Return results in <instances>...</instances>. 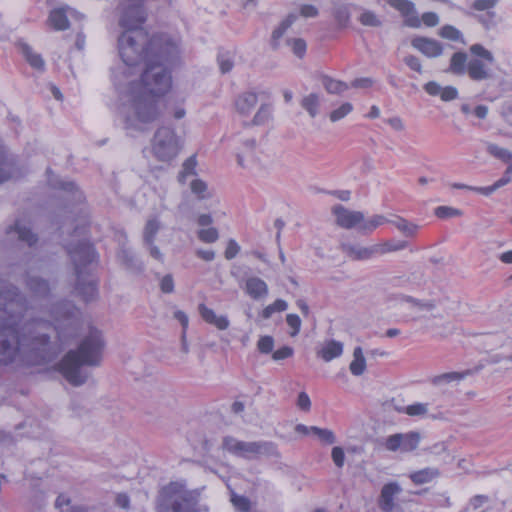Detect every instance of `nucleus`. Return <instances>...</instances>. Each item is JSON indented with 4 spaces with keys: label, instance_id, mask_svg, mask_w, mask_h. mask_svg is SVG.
Masks as SVG:
<instances>
[{
    "label": "nucleus",
    "instance_id": "7c9ffc66",
    "mask_svg": "<svg viewBox=\"0 0 512 512\" xmlns=\"http://www.w3.org/2000/svg\"><path fill=\"white\" fill-rule=\"evenodd\" d=\"M349 370L354 376L362 375L366 370V359L361 347H355L353 351V360L349 365Z\"/></svg>",
    "mask_w": 512,
    "mask_h": 512
},
{
    "label": "nucleus",
    "instance_id": "bf43d9fd",
    "mask_svg": "<svg viewBox=\"0 0 512 512\" xmlns=\"http://www.w3.org/2000/svg\"><path fill=\"white\" fill-rule=\"evenodd\" d=\"M231 502L236 509L242 512H248L250 508L249 500L244 496H239L236 493H231Z\"/></svg>",
    "mask_w": 512,
    "mask_h": 512
},
{
    "label": "nucleus",
    "instance_id": "4468645a",
    "mask_svg": "<svg viewBox=\"0 0 512 512\" xmlns=\"http://www.w3.org/2000/svg\"><path fill=\"white\" fill-rule=\"evenodd\" d=\"M411 45L428 58H436L442 55V44L432 38L415 37L411 41Z\"/></svg>",
    "mask_w": 512,
    "mask_h": 512
},
{
    "label": "nucleus",
    "instance_id": "aec40b11",
    "mask_svg": "<svg viewBox=\"0 0 512 512\" xmlns=\"http://www.w3.org/2000/svg\"><path fill=\"white\" fill-rule=\"evenodd\" d=\"M244 290L254 300L266 297L269 292L266 282L256 276L246 279Z\"/></svg>",
    "mask_w": 512,
    "mask_h": 512
},
{
    "label": "nucleus",
    "instance_id": "f257e3e1",
    "mask_svg": "<svg viewBox=\"0 0 512 512\" xmlns=\"http://www.w3.org/2000/svg\"><path fill=\"white\" fill-rule=\"evenodd\" d=\"M121 62L111 70L119 93V113L126 128L142 130L162 114L161 97L172 85L168 64L178 56L177 44L166 35L150 37L144 29L123 31L118 37Z\"/></svg>",
    "mask_w": 512,
    "mask_h": 512
},
{
    "label": "nucleus",
    "instance_id": "6e6d98bb",
    "mask_svg": "<svg viewBox=\"0 0 512 512\" xmlns=\"http://www.w3.org/2000/svg\"><path fill=\"white\" fill-rule=\"evenodd\" d=\"M286 323L291 328L289 332L291 337H295L301 329V319L296 314H287Z\"/></svg>",
    "mask_w": 512,
    "mask_h": 512
},
{
    "label": "nucleus",
    "instance_id": "4be33fe9",
    "mask_svg": "<svg viewBox=\"0 0 512 512\" xmlns=\"http://www.w3.org/2000/svg\"><path fill=\"white\" fill-rule=\"evenodd\" d=\"M68 12L73 13L71 9H54L50 12L48 17V24L57 31L66 30L69 28Z\"/></svg>",
    "mask_w": 512,
    "mask_h": 512
},
{
    "label": "nucleus",
    "instance_id": "13d9d810",
    "mask_svg": "<svg viewBox=\"0 0 512 512\" xmlns=\"http://www.w3.org/2000/svg\"><path fill=\"white\" fill-rule=\"evenodd\" d=\"M287 44L291 46L293 53L298 57H302L306 52V43L301 38L289 39Z\"/></svg>",
    "mask_w": 512,
    "mask_h": 512
},
{
    "label": "nucleus",
    "instance_id": "f8f14e48",
    "mask_svg": "<svg viewBox=\"0 0 512 512\" xmlns=\"http://www.w3.org/2000/svg\"><path fill=\"white\" fill-rule=\"evenodd\" d=\"M333 214L336 218V223L345 229H351L356 226H361L364 220V214L360 211H351L342 205L333 207Z\"/></svg>",
    "mask_w": 512,
    "mask_h": 512
},
{
    "label": "nucleus",
    "instance_id": "f03ea898",
    "mask_svg": "<svg viewBox=\"0 0 512 512\" xmlns=\"http://www.w3.org/2000/svg\"><path fill=\"white\" fill-rule=\"evenodd\" d=\"M26 285L32 293L31 302L20 296L16 287L0 279V364L22 363L39 365L51 360L53 354L51 331L62 343L74 338L80 327L81 313L69 301L53 306L49 316L53 325L34 315L35 302L44 307L49 294L48 283L38 276L27 274Z\"/></svg>",
    "mask_w": 512,
    "mask_h": 512
},
{
    "label": "nucleus",
    "instance_id": "9b49d317",
    "mask_svg": "<svg viewBox=\"0 0 512 512\" xmlns=\"http://www.w3.org/2000/svg\"><path fill=\"white\" fill-rule=\"evenodd\" d=\"M499 0H475L472 3V8L482 14H473V16L480 22L486 29H490L496 24V14L492 9L497 5Z\"/></svg>",
    "mask_w": 512,
    "mask_h": 512
},
{
    "label": "nucleus",
    "instance_id": "1a4fd4ad",
    "mask_svg": "<svg viewBox=\"0 0 512 512\" xmlns=\"http://www.w3.org/2000/svg\"><path fill=\"white\" fill-rule=\"evenodd\" d=\"M236 157L238 165L251 173L257 174L263 170L254 139L245 140Z\"/></svg>",
    "mask_w": 512,
    "mask_h": 512
},
{
    "label": "nucleus",
    "instance_id": "58836bf2",
    "mask_svg": "<svg viewBox=\"0 0 512 512\" xmlns=\"http://www.w3.org/2000/svg\"><path fill=\"white\" fill-rule=\"evenodd\" d=\"M392 223L401 233H403L407 237L415 236L419 230L418 225L411 223L406 219L400 217L392 221Z\"/></svg>",
    "mask_w": 512,
    "mask_h": 512
},
{
    "label": "nucleus",
    "instance_id": "5fc2aeb1",
    "mask_svg": "<svg viewBox=\"0 0 512 512\" xmlns=\"http://www.w3.org/2000/svg\"><path fill=\"white\" fill-rule=\"evenodd\" d=\"M435 215L439 218H451L461 216L462 212L453 207L439 206L435 209Z\"/></svg>",
    "mask_w": 512,
    "mask_h": 512
},
{
    "label": "nucleus",
    "instance_id": "864d4df0",
    "mask_svg": "<svg viewBox=\"0 0 512 512\" xmlns=\"http://www.w3.org/2000/svg\"><path fill=\"white\" fill-rule=\"evenodd\" d=\"M274 339L272 336H261L257 342V349L262 354H269L273 351Z\"/></svg>",
    "mask_w": 512,
    "mask_h": 512
},
{
    "label": "nucleus",
    "instance_id": "473e14b6",
    "mask_svg": "<svg viewBox=\"0 0 512 512\" xmlns=\"http://www.w3.org/2000/svg\"><path fill=\"white\" fill-rule=\"evenodd\" d=\"M322 85L330 94H341L349 88L347 83L335 80L329 76L322 77Z\"/></svg>",
    "mask_w": 512,
    "mask_h": 512
},
{
    "label": "nucleus",
    "instance_id": "603ef678",
    "mask_svg": "<svg viewBox=\"0 0 512 512\" xmlns=\"http://www.w3.org/2000/svg\"><path fill=\"white\" fill-rule=\"evenodd\" d=\"M217 60L222 73L231 71L233 67V57L229 52H220Z\"/></svg>",
    "mask_w": 512,
    "mask_h": 512
},
{
    "label": "nucleus",
    "instance_id": "4c0bfd02",
    "mask_svg": "<svg viewBox=\"0 0 512 512\" xmlns=\"http://www.w3.org/2000/svg\"><path fill=\"white\" fill-rule=\"evenodd\" d=\"M400 437H401V451H403V452L413 451L414 449L417 448L419 441H420V436L416 432H409V433H405V434L400 433Z\"/></svg>",
    "mask_w": 512,
    "mask_h": 512
},
{
    "label": "nucleus",
    "instance_id": "f704fd0d",
    "mask_svg": "<svg viewBox=\"0 0 512 512\" xmlns=\"http://www.w3.org/2000/svg\"><path fill=\"white\" fill-rule=\"evenodd\" d=\"M197 160L196 157L190 156L182 165V170L179 173L178 180L181 183H186L187 178L196 174Z\"/></svg>",
    "mask_w": 512,
    "mask_h": 512
},
{
    "label": "nucleus",
    "instance_id": "412c9836",
    "mask_svg": "<svg viewBox=\"0 0 512 512\" xmlns=\"http://www.w3.org/2000/svg\"><path fill=\"white\" fill-rule=\"evenodd\" d=\"M198 311L206 323L215 326L219 330H226L230 325L226 316L217 315L214 310L208 308L205 304H199Z\"/></svg>",
    "mask_w": 512,
    "mask_h": 512
},
{
    "label": "nucleus",
    "instance_id": "680f3d73",
    "mask_svg": "<svg viewBox=\"0 0 512 512\" xmlns=\"http://www.w3.org/2000/svg\"><path fill=\"white\" fill-rule=\"evenodd\" d=\"M488 152L491 155H493L505 162H507L509 160V158L511 157V154H512L509 150L499 147L498 145H495V144H490L488 146Z\"/></svg>",
    "mask_w": 512,
    "mask_h": 512
},
{
    "label": "nucleus",
    "instance_id": "c9c22d12",
    "mask_svg": "<svg viewBox=\"0 0 512 512\" xmlns=\"http://www.w3.org/2000/svg\"><path fill=\"white\" fill-rule=\"evenodd\" d=\"M191 192L196 196L199 200L207 199L211 196V193L208 189L207 184L201 179L195 178L192 179L189 183Z\"/></svg>",
    "mask_w": 512,
    "mask_h": 512
},
{
    "label": "nucleus",
    "instance_id": "a878e982",
    "mask_svg": "<svg viewBox=\"0 0 512 512\" xmlns=\"http://www.w3.org/2000/svg\"><path fill=\"white\" fill-rule=\"evenodd\" d=\"M302 108L311 118H315L320 112L321 97L316 93H310L301 100Z\"/></svg>",
    "mask_w": 512,
    "mask_h": 512
},
{
    "label": "nucleus",
    "instance_id": "49530a36",
    "mask_svg": "<svg viewBox=\"0 0 512 512\" xmlns=\"http://www.w3.org/2000/svg\"><path fill=\"white\" fill-rule=\"evenodd\" d=\"M353 111V105L349 102L341 104L338 108L331 111L329 118L332 122H337L346 117Z\"/></svg>",
    "mask_w": 512,
    "mask_h": 512
},
{
    "label": "nucleus",
    "instance_id": "0e129e2a",
    "mask_svg": "<svg viewBox=\"0 0 512 512\" xmlns=\"http://www.w3.org/2000/svg\"><path fill=\"white\" fill-rule=\"evenodd\" d=\"M332 460L338 468H342L345 462V453L341 447H334L331 453Z\"/></svg>",
    "mask_w": 512,
    "mask_h": 512
},
{
    "label": "nucleus",
    "instance_id": "338daca9",
    "mask_svg": "<svg viewBox=\"0 0 512 512\" xmlns=\"http://www.w3.org/2000/svg\"><path fill=\"white\" fill-rule=\"evenodd\" d=\"M293 349L289 346H283L279 348L278 350L274 351L272 354V358L275 361H280L287 359L293 355Z\"/></svg>",
    "mask_w": 512,
    "mask_h": 512
},
{
    "label": "nucleus",
    "instance_id": "5701e85b",
    "mask_svg": "<svg viewBox=\"0 0 512 512\" xmlns=\"http://www.w3.org/2000/svg\"><path fill=\"white\" fill-rule=\"evenodd\" d=\"M258 102L257 94L254 92H246L241 94L236 102V110L241 116H248L255 108Z\"/></svg>",
    "mask_w": 512,
    "mask_h": 512
},
{
    "label": "nucleus",
    "instance_id": "09e8293b",
    "mask_svg": "<svg viewBox=\"0 0 512 512\" xmlns=\"http://www.w3.org/2000/svg\"><path fill=\"white\" fill-rule=\"evenodd\" d=\"M198 239L204 243H214L219 238L218 230L214 227L202 228L197 232Z\"/></svg>",
    "mask_w": 512,
    "mask_h": 512
},
{
    "label": "nucleus",
    "instance_id": "8fccbe9b",
    "mask_svg": "<svg viewBox=\"0 0 512 512\" xmlns=\"http://www.w3.org/2000/svg\"><path fill=\"white\" fill-rule=\"evenodd\" d=\"M470 52L476 56L480 57L482 61H486L489 64H492L494 62V57L490 51H488L486 48H484L481 44H473L470 47Z\"/></svg>",
    "mask_w": 512,
    "mask_h": 512
},
{
    "label": "nucleus",
    "instance_id": "cd10ccee",
    "mask_svg": "<svg viewBox=\"0 0 512 512\" xmlns=\"http://www.w3.org/2000/svg\"><path fill=\"white\" fill-rule=\"evenodd\" d=\"M8 234H17L19 240L26 242L29 246H32L37 241V237L35 234H33L30 230V228L26 227L23 223L20 221H17L14 225V227H11L8 231Z\"/></svg>",
    "mask_w": 512,
    "mask_h": 512
},
{
    "label": "nucleus",
    "instance_id": "a19ab883",
    "mask_svg": "<svg viewBox=\"0 0 512 512\" xmlns=\"http://www.w3.org/2000/svg\"><path fill=\"white\" fill-rule=\"evenodd\" d=\"M287 308H288V303L285 300L277 299L272 304L266 306L262 310L261 316L263 319L267 320V319L271 318V316L274 313L283 312V311L287 310Z\"/></svg>",
    "mask_w": 512,
    "mask_h": 512
},
{
    "label": "nucleus",
    "instance_id": "e2e57ef3",
    "mask_svg": "<svg viewBox=\"0 0 512 512\" xmlns=\"http://www.w3.org/2000/svg\"><path fill=\"white\" fill-rule=\"evenodd\" d=\"M240 251V246L239 244L234 240V239H230L227 243V247H226V250H225V258L227 260H232L233 258L236 257V255L239 253Z\"/></svg>",
    "mask_w": 512,
    "mask_h": 512
},
{
    "label": "nucleus",
    "instance_id": "a211bd4d",
    "mask_svg": "<svg viewBox=\"0 0 512 512\" xmlns=\"http://www.w3.org/2000/svg\"><path fill=\"white\" fill-rule=\"evenodd\" d=\"M20 175L15 160L8 157L0 145V184L9 179L18 178Z\"/></svg>",
    "mask_w": 512,
    "mask_h": 512
},
{
    "label": "nucleus",
    "instance_id": "4d7b16f0",
    "mask_svg": "<svg viewBox=\"0 0 512 512\" xmlns=\"http://www.w3.org/2000/svg\"><path fill=\"white\" fill-rule=\"evenodd\" d=\"M428 412V404L414 403L405 407V413L409 416H423Z\"/></svg>",
    "mask_w": 512,
    "mask_h": 512
},
{
    "label": "nucleus",
    "instance_id": "9d476101",
    "mask_svg": "<svg viewBox=\"0 0 512 512\" xmlns=\"http://www.w3.org/2000/svg\"><path fill=\"white\" fill-rule=\"evenodd\" d=\"M162 228V223L157 217L149 218L143 229V245L148 250L149 255L155 260L163 263L164 256L160 249L155 245L157 233Z\"/></svg>",
    "mask_w": 512,
    "mask_h": 512
},
{
    "label": "nucleus",
    "instance_id": "0eeeda50",
    "mask_svg": "<svg viewBox=\"0 0 512 512\" xmlns=\"http://www.w3.org/2000/svg\"><path fill=\"white\" fill-rule=\"evenodd\" d=\"M222 448L234 456L246 459H252L262 455L273 456L277 454L276 445L272 442H245L231 436L223 438Z\"/></svg>",
    "mask_w": 512,
    "mask_h": 512
},
{
    "label": "nucleus",
    "instance_id": "b1692460",
    "mask_svg": "<svg viewBox=\"0 0 512 512\" xmlns=\"http://www.w3.org/2000/svg\"><path fill=\"white\" fill-rule=\"evenodd\" d=\"M467 73L473 80L480 81L489 77L488 67L481 59H471L468 62Z\"/></svg>",
    "mask_w": 512,
    "mask_h": 512
},
{
    "label": "nucleus",
    "instance_id": "c03bdc74",
    "mask_svg": "<svg viewBox=\"0 0 512 512\" xmlns=\"http://www.w3.org/2000/svg\"><path fill=\"white\" fill-rule=\"evenodd\" d=\"M438 34L442 38L452 40V41H460V42L464 43L463 35H462L461 31L452 25H444L439 30Z\"/></svg>",
    "mask_w": 512,
    "mask_h": 512
},
{
    "label": "nucleus",
    "instance_id": "423d86ee",
    "mask_svg": "<svg viewBox=\"0 0 512 512\" xmlns=\"http://www.w3.org/2000/svg\"><path fill=\"white\" fill-rule=\"evenodd\" d=\"M184 147V139L170 126L159 127L151 141L149 152L155 160L171 164Z\"/></svg>",
    "mask_w": 512,
    "mask_h": 512
},
{
    "label": "nucleus",
    "instance_id": "72a5a7b5",
    "mask_svg": "<svg viewBox=\"0 0 512 512\" xmlns=\"http://www.w3.org/2000/svg\"><path fill=\"white\" fill-rule=\"evenodd\" d=\"M406 247V242L403 241H386L383 243L374 244V251L376 256H381L389 252L399 251Z\"/></svg>",
    "mask_w": 512,
    "mask_h": 512
},
{
    "label": "nucleus",
    "instance_id": "37998d69",
    "mask_svg": "<svg viewBox=\"0 0 512 512\" xmlns=\"http://www.w3.org/2000/svg\"><path fill=\"white\" fill-rule=\"evenodd\" d=\"M389 220H387L383 215H374L372 218L368 219V220H363V222L361 223V226H360V230L367 233V232H372L373 230H375L377 227L383 225L384 223L388 222Z\"/></svg>",
    "mask_w": 512,
    "mask_h": 512
},
{
    "label": "nucleus",
    "instance_id": "20e7f679",
    "mask_svg": "<svg viewBox=\"0 0 512 512\" xmlns=\"http://www.w3.org/2000/svg\"><path fill=\"white\" fill-rule=\"evenodd\" d=\"M77 276L76 291L85 302L93 301L98 296L97 281L91 276L89 266L95 260V252L92 245L81 240L76 245L67 247Z\"/></svg>",
    "mask_w": 512,
    "mask_h": 512
},
{
    "label": "nucleus",
    "instance_id": "e433bc0d",
    "mask_svg": "<svg viewBox=\"0 0 512 512\" xmlns=\"http://www.w3.org/2000/svg\"><path fill=\"white\" fill-rule=\"evenodd\" d=\"M272 116V109L268 104H262L256 114L254 115L252 121L250 123H244L245 125H264L266 124Z\"/></svg>",
    "mask_w": 512,
    "mask_h": 512
},
{
    "label": "nucleus",
    "instance_id": "bb28decb",
    "mask_svg": "<svg viewBox=\"0 0 512 512\" xmlns=\"http://www.w3.org/2000/svg\"><path fill=\"white\" fill-rule=\"evenodd\" d=\"M468 56L464 52H456L450 59L449 71L455 75H464L467 72Z\"/></svg>",
    "mask_w": 512,
    "mask_h": 512
},
{
    "label": "nucleus",
    "instance_id": "393cba45",
    "mask_svg": "<svg viewBox=\"0 0 512 512\" xmlns=\"http://www.w3.org/2000/svg\"><path fill=\"white\" fill-rule=\"evenodd\" d=\"M19 48L31 67L40 71L44 69L45 63L40 54L35 53L32 48L24 42H19Z\"/></svg>",
    "mask_w": 512,
    "mask_h": 512
},
{
    "label": "nucleus",
    "instance_id": "774afa93",
    "mask_svg": "<svg viewBox=\"0 0 512 512\" xmlns=\"http://www.w3.org/2000/svg\"><path fill=\"white\" fill-rule=\"evenodd\" d=\"M394 131L402 132L405 130V122L399 116H394L384 120Z\"/></svg>",
    "mask_w": 512,
    "mask_h": 512
},
{
    "label": "nucleus",
    "instance_id": "a18cd8bd",
    "mask_svg": "<svg viewBox=\"0 0 512 512\" xmlns=\"http://www.w3.org/2000/svg\"><path fill=\"white\" fill-rule=\"evenodd\" d=\"M55 505L61 512H84L82 507L72 505L70 499L65 495H59Z\"/></svg>",
    "mask_w": 512,
    "mask_h": 512
},
{
    "label": "nucleus",
    "instance_id": "39448f33",
    "mask_svg": "<svg viewBox=\"0 0 512 512\" xmlns=\"http://www.w3.org/2000/svg\"><path fill=\"white\" fill-rule=\"evenodd\" d=\"M200 491L189 489L183 480L172 481L160 490L158 512H196Z\"/></svg>",
    "mask_w": 512,
    "mask_h": 512
},
{
    "label": "nucleus",
    "instance_id": "de8ad7c7",
    "mask_svg": "<svg viewBox=\"0 0 512 512\" xmlns=\"http://www.w3.org/2000/svg\"><path fill=\"white\" fill-rule=\"evenodd\" d=\"M312 434L316 436L324 444H333L336 441V437L333 431L325 428L313 427Z\"/></svg>",
    "mask_w": 512,
    "mask_h": 512
},
{
    "label": "nucleus",
    "instance_id": "ddd939ff",
    "mask_svg": "<svg viewBox=\"0 0 512 512\" xmlns=\"http://www.w3.org/2000/svg\"><path fill=\"white\" fill-rule=\"evenodd\" d=\"M402 491L396 482L385 484L382 487L379 507L383 512H397L398 507L394 502L395 497Z\"/></svg>",
    "mask_w": 512,
    "mask_h": 512
},
{
    "label": "nucleus",
    "instance_id": "6e6552de",
    "mask_svg": "<svg viewBox=\"0 0 512 512\" xmlns=\"http://www.w3.org/2000/svg\"><path fill=\"white\" fill-rule=\"evenodd\" d=\"M118 25L123 31L143 29L146 11L143 0H120L117 6Z\"/></svg>",
    "mask_w": 512,
    "mask_h": 512
},
{
    "label": "nucleus",
    "instance_id": "c756f323",
    "mask_svg": "<svg viewBox=\"0 0 512 512\" xmlns=\"http://www.w3.org/2000/svg\"><path fill=\"white\" fill-rule=\"evenodd\" d=\"M439 476V471L436 468L427 467L422 470L410 474V479L417 485L426 484Z\"/></svg>",
    "mask_w": 512,
    "mask_h": 512
},
{
    "label": "nucleus",
    "instance_id": "ea45409f",
    "mask_svg": "<svg viewBox=\"0 0 512 512\" xmlns=\"http://www.w3.org/2000/svg\"><path fill=\"white\" fill-rule=\"evenodd\" d=\"M358 20L362 25L368 27H380L382 25V21L378 15L375 12L367 9H362Z\"/></svg>",
    "mask_w": 512,
    "mask_h": 512
},
{
    "label": "nucleus",
    "instance_id": "c85d7f7f",
    "mask_svg": "<svg viewBox=\"0 0 512 512\" xmlns=\"http://www.w3.org/2000/svg\"><path fill=\"white\" fill-rule=\"evenodd\" d=\"M296 19L297 16L295 14H289L273 31L271 38V44L273 48H277L279 46L280 39L283 37L286 31L293 25Z\"/></svg>",
    "mask_w": 512,
    "mask_h": 512
},
{
    "label": "nucleus",
    "instance_id": "052dcab7",
    "mask_svg": "<svg viewBox=\"0 0 512 512\" xmlns=\"http://www.w3.org/2000/svg\"><path fill=\"white\" fill-rule=\"evenodd\" d=\"M488 498L483 495H477L473 497L467 507L465 508L464 512H478L479 509H481L484 504L487 502Z\"/></svg>",
    "mask_w": 512,
    "mask_h": 512
},
{
    "label": "nucleus",
    "instance_id": "f3484780",
    "mask_svg": "<svg viewBox=\"0 0 512 512\" xmlns=\"http://www.w3.org/2000/svg\"><path fill=\"white\" fill-rule=\"evenodd\" d=\"M344 345L342 342L330 339L324 341L317 349L316 354L325 362H330L343 354Z\"/></svg>",
    "mask_w": 512,
    "mask_h": 512
},
{
    "label": "nucleus",
    "instance_id": "79ce46f5",
    "mask_svg": "<svg viewBox=\"0 0 512 512\" xmlns=\"http://www.w3.org/2000/svg\"><path fill=\"white\" fill-rule=\"evenodd\" d=\"M333 16L339 27H345L350 20V12L348 6H336L333 10Z\"/></svg>",
    "mask_w": 512,
    "mask_h": 512
},
{
    "label": "nucleus",
    "instance_id": "dca6fc26",
    "mask_svg": "<svg viewBox=\"0 0 512 512\" xmlns=\"http://www.w3.org/2000/svg\"><path fill=\"white\" fill-rule=\"evenodd\" d=\"M398 300L400 304L407 305V308L410 309L416 317H421L436 308V303L433 300H418L406 295H400Z\"/></svg>",
    "mask_w": 512,
    "mask_h": 512
},
{
    "label": "nucleus",
    "instance_id": "2f4dec72",
    "mask_svg": "<svg viewBox=\"0 0 512 512\" xmlns=\"http://www.w3.org/2000/svg\"><path fill=\"white\" fill-rule=\"evenodd\" d=\"M467 373H459V372H448L444 374H440L434 376L431 379V383L436 387H443L452 382H459L464 379Z\"/></svg>",
    "mask_w": 512,
    "mask_h": 512
},
{
    "label": "nucleus",
    "instance_id": "2eb2a0df",
    "mask_svg": "<svg viewBox=\"0 0 512 512\" xmlns=\"http://www.w3.org/2000/svg\"><path fill=\"white\" fill-rule=\"evenodd\" d=\"M387 3L398 10L406 19L405 24L409 27H419L420 20L416 14L414 4L409 0H387Z\"/></svg>",
    "mask_w": 512,
    "mask_h": 512
},
{
    "label": "nucleus",
    "instance_id": "7ed1b4c3",
    "mask_svg": "<svg viewBox=\"0 0 512 512\" xmlns=\"http://www.w3.org/2000/svg\"><path fill=\"white\" fill-rule=\"evenodd\" d=\"M105 347L101 331L90 328L78 348L70 350L58 364L61 375L73 386L83 385L90 373L86 367L99 366Z\"/></svg>",
    "mask_w": 512,
    "mask_h": 512
},
{
    "label": "nucleus",
    "instance_id": "6ab92c4d",
    "mask_svg": "<svg viewBox=\"0 0 512 512\" xmlns=\"http://www.w3.org/2000/svg\"><path fill=\"white\" fill-rule=\"evenodd\" d=\"M342 251L352 260H369L376 256L374 244L371 246H361L358 244H343Z\"/></svg>",
    "mask_w": 512,
    "mask_h": 512
},
{
    "label": "nucleus",
    "instance_id": "69168bd1",
    "mask_svg": "<svg viewBox=\"0 0 512 512\" xmlns=\"http://www.w3.org/2000/svg\"><path fill=\"white\" fill-rule=\"evenodd\" d=\"M385 447L389 451L401 450V437H400V433L389 436L386 439Z\"/></svg>",
    "mask_w": 512,
    "mask_h": 512
},
{
    "label": "nucleus",
    "instance_id": "3c124183",
    "mask_svg": "<svg viewBox=\"0 0 512 512\" xmlns=\"http://www.w3.org/2000/svg\"><path fill=\"white\" fill-rule=\"evenodd\" d=\"M57 187L66 192H70L73 196V199L76 202L80 203L84 199L82 192L78 190V188L76 187V185L73 182L60 181L59 184L57 185Z\"/></svg>",
    "mask_w": 512,
    "mask_h": 512
}]
</instances>
